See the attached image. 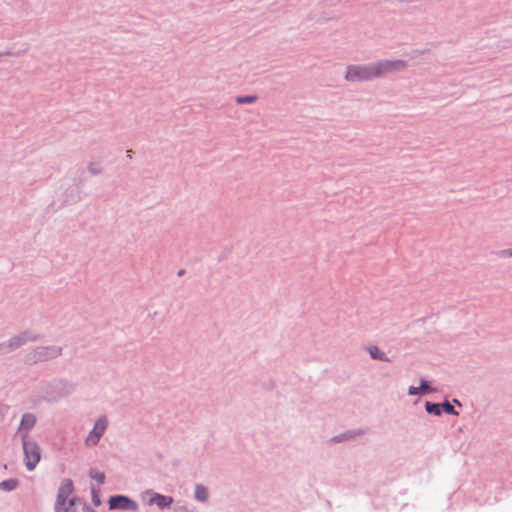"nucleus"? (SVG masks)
I'll use <instances>...</instances> for the list:
<instances>
[{
	"label": "nucleus",
	"mask_w": 512,
	"mask_h": 512,
	"mask_svg": "<svg viewBox=\"0 0 512 512\" xmlns=\"http://www.w3.org/2000/svg\"><path fill=\"white\" fill-rule=\"evenodd\" d=\"M62 354V348L59 346H39L31 350L26 360L29 363L36 364L38 362H46L59 357Z\"/></svg>",
	"instance_id": "obj_3"
},
{
	"label": "nucleus",
	"mask_w": 512,
	"mask_h": 512,
	"mask_svg": "<svg viewBox=\"0 0 512 512\" xmlns=\"http://www.w3.org/2000/svg\"><path fill=\"white\" fill-rule=\"evenodd\" d=\"M141 500L145 505H156L160 507V493L154 492L153 490L148 489L143 491L141 493Z\"/></svg>",
	"instance_id": "obj_10"
},
{
	"label": "nucleus",
	"mask_w": 512,
	"mask_h": 512,
	"mask_svg": "<svg viewBox=\"0 0 512 512\" xmlns=\"http://www.w3.org/2000/svg\"><path fill=\"white\" fill-rule=\"evenodd\" d=\"M19 485V481L16 478H9L0 482V490L11 492L15 490Z\"/></svg>",
	"instance_id": "obj_11"
},
{
	"label": "nucleus",
	"mask_w": 512,
	"mask_h": 512,
	"mask_svg": "<svg viewBox=\"0 0 512 512\" xmlns=\"http://www.w3.org/2000/svg\"><path fill=\"white\" fill-rule=\"evenodd\" d=\"M5 342H6V344L8 345V349L10 350V352H12V351H14V350L18 349V348L16 347L15 342L13 341V339H12V338H10L9 340H7V341H5Z\"/></svg>",
	"instance_id": "obj_23"
},
{
	"label": "nucleus",
	"mask_w": 512,
	"mask_h": 512,
	"mask_svg": "<svg viewBox=\"0 0 512 512\" xmlns=\"http://www.w3.org/2000/svg\"><path fill=\"white\" fill-rule=\"evenodd\" d=\"M404 66L405 64L401 60L385 61L370 66H351L347 70L346 79L353 82L370 80L374 77L400 70Z\"/></svg>",
	"instance_id": "obj_1"
},
{
	"label": "nucleus",
	"mask_w": 512,
	"mask_h": 512,
	"mask_svg": "<svg viewBox=\"0 0 512 512\" xmlns=\"http://www.w3.org/2000/svg\"><path fill=\"white\" fill-rule=\"evenodd\" d=\"M15 342L17 348L25 345L28 342H35L41 339V334H35L28 330L23 331L13 337H11Z\"/></svg>",
	"instance_id": "obj_8"
},
{
	"label": "nucleus",
	"mask_w": 512,
	"mask_h": 512,
	"mask_svg": "<svg viewBox=\"0 0 512 512\" xmlns=\"http://www.w3.org/2000/svg\"><path fill=\"white\" fill-rule=\"evenodd\" d=\"M73 491V481L71 479H65L58 488L55 503L62 505L64 502H67V499L73 493Z\"/></svg>",
	"instance_id": "obj_7"
},
{
	"label": "nucleus",
	"mask_w": 512,
	"mask_h": 512,
	"mask_svg": "<svg viewBox=\"0 0 512 512\" xmlns=\"http://www.w3.org/2000/svg\"><path fill=\"white\" fill-rule=\"evenodd\" d=\"M36 421V416L33 413L27 412L22 415L19 427L17 429V434L21 439L23 434L28 436V432L35 426Z\"/></svg>",
	"instance_id": "obj_6"
},
{
	"label": "nucleus",
	"mask_w": 512,
	"mask_h": 512,
	"mask_svg": "<svg viewBox=\"0 0 512 512\" xmlns=\"http://www.w3.org/2000/svg\"><path fill=\"white\" fill-rule=\"evenodd\" d=\"M195 497L200 500V501H206L207 498H208V491L205 487L203 486H196V489H195Z\"/></svg>",
	"instance_id": "obj_13"
},
{
	"label": "nucleus",
	"mask_w": 512,
	"mask_h": 512,
	"mask_svg": "<svg viewBox=\"0 0 512 512\" xmlns=\"http://www.w3.org/2000/svg\"><path fill=\"white\" fill-rule=\"evenodd\" d=\"M421 393L429 392L431 389L425 380H421V386L419 387Z\"/></svg>",
	"instance_id": "obj_22"
},
{
	"label": "nucleus",
	"mask_w": 512,
	"mask_h": 512,
	"mask_svg": "<svg viewBox=\"0 0 512 512\" xmlns=\"http://www.w3.org/2000/svg\"><path fill=\"white\" fill-rule=\"evenodd\" d=\"M10 353V350L8 349V345L6 344V342H1L0 343V355H6Z\"/></svg>",
	"instance_id": "obj_21"
},
{
	"label": "nucleus",
	"mask_w": 512,
	"mask_h": 512,
	"mask_svg": "<svg viewBox=\"0 0 512 512\" xmlns=\"http://www.w3.org/2000/svg\"><path fill=\"white\" fill-rule=\"evenodd\" d=\"M89 476L93 480L97 481L99 484H103L105 482V474L103 472H99L94 469H91L89 471Z\"/></svg>",
	"instance_id": "obj_14"
},
{
	"label": "nucleus",
	"mask_w": 512,
	"mask_h": 512,
	"mask_svg": "<svg viewBox=\"0 0 512 512\" xmlns=\"http://www.w3.org/2000/svg\"><path fill=\"white\" fill-rule=\"evenodd\" d=\"M441 405L440 404H431L429 402L426 403V410L429 413H434L435 415L441 414Z\"/></svg>",
	"instance_id": "obj_16"
},
{
	"label": "nucleus",
	"mask_w": 512,
	"mask_h": 512,
	"mask_svg": "<svg viewBox=\"0 0 512 512\" xmlns=\"http://www.w3.org/2000/svg\"><path fill=\"white\" fill-rule=\"evenodd\" d=\"M108 505L110 510L136 511L138 509L136 501L129 496L122 494L110 496L108 499Z\"/></svg>",
	"instance_id": "obj_4"
},
{
	"label": "nucleus",
	"mask_w": 512,
	"mask_h": 512,
	"mask_svg": "<svg viewBox=\"0 0 512 512\" xmlns=\"http://www.w3.org/2000/svg\"><path fill=\"white\" fill-rule=\"evenodd\" d=\"M91 494H92V503L95 506L101 505V499L99 496V491L95 487H91Z\"/></svg>",
	"instance_id": "obj_17"
},
{
	"label": "nucleus",
	"mask_w": 512,
	"mask_h": 512,
	"mask_svg": "<svg viewBox=\"0 0 512 512\" xmlns=\"http://www.w3.org/2000/svg\"><path fill=\"white\" fill-rule=\"evenodd\" d=\"M368 351H369L370 356L373 359H378V360H381V361H388V358L385 355V353L382 352L377 346L369 347Z\"/></svg>",
	"instance_id": "obj_12"
},
{
	"label": "nucleus",
	"mask_w": 512,
	"mask_h": 512,
	"mask_svg": "<svg viewBox=\"0 0 512 512\" xmlns=\"http://www.w3.org/2000/svg\"><path fill=\"white\" fill-rule=\"evenodd\" d=\"M85 507L89 512H96L95 510L91 509L87 504H85Z\"/></svg>",
	"instance_id": "obj_27"
},
{
	"label": "nucleus",
	"mask_w": 512,
	"mask_h": 512,
	"mask_svg": "<svg viewBox=\"0 0 512 512\" xmlns=\"http://www.w3.org/2000/svg\"><path fill=\"white\" fill-rule=\"evenodd\" d=\"M21 441L24 452L25 466L28 471H32L35 469L41 459L40 447L35 441L29 439V437H27L25 434H23Z\"/></svg>",
	"instance_id": "obj_2"
},
{
	"label": "nucleus",
	"mask_w": 512,
	"mask_h": 512,
	"mask_svg": "<svg viewBox=\"0 0 512 512\" xmlns=\"http://www.w3.org/2000/svg\"><path fill=\"white\" fill-rule=\"evenodd\" d=\"M441 408L448 414L457 415V412H455L454 407L449 402H445L443 405H441Z\"/></svg>",
	"instance_id": "obj_18"
},
{
	"label": "nucleus",
	"mask_w": 512,
	"mask_h": 512,
	"mask_svg": "<svg viewBox=\"0 0 512 512\" xmlns=\"http://www.w3.org/2000/svg\"><path fill=\"white\" fill-rule=\"evenodd\" d=\"M108 426V420L105 415L100 416L94 423L93 429L87 436L85 443L86 445H96L100 441L101 437L105 433Z\"/></svg>",
	"instance_id": "obj_5"
},
{
	"label": "nucleus",
	"mask_w": 512,
	"mask_h": 512,
	"mask_svg": "<svg viewBox=\"0 0 512 512\" xmlns=\"http://www.w3.org/2000/svg\"><path fill=\"white\" fill-rule=\"evenodd\" d=\"M15 342L17 348L25 345L28 342H35L41 339V334H35L28 330L23 331L13 337H11Z\"/></svg>",
	"instance_id": "obj_9"
},
{
	"label": "nucleus",
	"mask_w": 512,
	"mask_h": 512,
	"mask_svg": "<svg viewBox=\"0 0 512 512\" xmlns=\"http://www.w3.org/2000/svg\"><path fill=\"white\" fill-rule=\"evenodd\" d=\"M131 150H127V157L131 158Z\"/></svg>",
	"instance_id": "obj_28"
},
{
	"label": "nucleus",
	"mask_w": 512,
	"mask_h": 512,
	"mask_svg": "<svg viewBox=\"0 0 512 512\" xmlns=\"http://www.w3.org/2000/svg\"><path fill=\"white\" fill-rule=\"evenodd\" d=\"M77 500H78L77 497H72L70 499H67V505L74 508Z\"/></svg>",
	"instance_id": "obj_25"
},
{
	"label": "nucleus",
	"mask_w": 512,
	"mask_h": 512,
	"mask_svg": "<svg viewBox=\"0 0 512 512\" xmlns=\"http://www.w3.org/2000/svg\"><path fill=\"white\" fill-rule=\"evenodd\" d=\"M55 512H76V509L67 505V502H64L62 505L55 503L54 505Z\"/></svg>",
	"instance_id": "obj_15"
},
{
	"label": "nucleus",
	"mask_w": 512,
	"mask_h": 512,
	"mask_svg": "<svg viewBox=\"0 0 512 512\" xmlns=\"http://www.w3.org/2000/svg\"><path fill=\"white\" fill-rule=\"evenodd\" d=\"M409 395H418L421 393L420 389L414 386H411L408 391Z\"/></svg>",
	"instance_id": "obj_24"
},
{
	"label": "nucleus",
	"mask_w": 512,
	"mask_h": 512,
	"mask_svg": "<svg viewBox=\"0 0 512 512\" xmlns=\"http://www.w3.org/2000/svg\"><path fill=\"white\" fill-rule=\"evenodd\" d=\"M170 502H171L170 498L168 499L167 497L162 495V506L166 505V504H169Z\"/></svg>",
	"instance_id": "obj_26"
},
{
	"label": "nucleus",
	"mask_w": 512,
	"mask_h": 512,
	"mask_svg": "<svg viewBox=\"0 0 512 512\" xmlns=\"http://www.w3.org/2000/svg\"><path fill=\"white\" fill-rule=\"evenodd\" d=\"M88 170L92 175H98L102 173V169L99 167L94 166L93 164H90L88 166Z\"/></svg>",
	"instance_id": "obj_19"
},
{
	"label": "nucleus",
	"mask_w": 512,
	"mask_h": 512,
	"mask_svg": "<svg viewBox=\"0 0 512 512\" xmlns=\"http://www.w3.org/2000/svg\"><path fill=\"white\" fill-rule=\"evenodd\" d=\"M255 97L254 96H247V97H240L237 99V102L238 103H251L253 101H255Z\"/></svg>",
	"instance_id": "obj_20"
}]
</instances>
